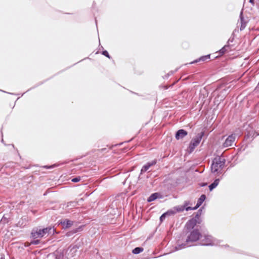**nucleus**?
I'll list each match as a JSON object with an SVG mask.
<instances>
[{
  "instance_id": "1",
  "label": "nucleus",
  "mask_w": 259,
  "mask_h": 259,
  "mask_svg": "<svg viewBox=\"0 0 259 259\" xmlns=\"http://www.w3.org/2000/svg\"><path fill=\"white\" fill-rule=\"evenodd\" d=\"M201 235L197 229H194L187 236L185 243L179 244L175 247V250H178L182 248L193 245V243L198 240Z\"/></svg>"
},
{
  "instance_id": "2",
  "label": "nucleus",
  "mask_w": 259,
  "mask_h": 259,
  "mask_svg": "<svg viewBox=\"0 0 259 259\" xmlns=\"http://www.w3.org/2000/svg\"><path fill=\"white\" fill-rule=\"evenodd\" d=\"M225 161V158L223 157L217 156L215 157L211 164V172L212 173H220L224 166Z\"/></svg>"
},
{
  "instance_id": "3",
  "label": "nucleus",
  "mask_w": 259,
  "mask_h": 259,
  "mask_svg": "<svg viewBox=\"0 0 259 259\" xmlns=\"http://www.w3.org/2000/svg\"><path fill=\"white\" fill-rule=\"evenodd\" d=\"M54 229L51 227H47L42 229L34 228L31 232V235L33 238H41L46 234H54Z\"/></svg>"
},
{
  "instance_id": "4",
  "label": "nucleus",
  "mask_w": 259,
  "mask_h": 259,
  "mask_svg": "<svg viewBox=\"0 0 259 259\" xmlns=\"http://www.w3.org/2000/svg\"><path fill=\"white\" fill-rule=\"evenodd\" d=\"M203 136L204 132H201L198 133L195 138L192 139L187 150L189 153H191L194 151L195 147L199 144Z\"/></svg>"
},
{
  "instance_id": "5",
  "label": "nucleus",
  "mask_w": 259,
  "mask_h": 259,
  "mask_svg": "<svg viewBox=\"0 0 259 259\" xmlns=\"http://www.w3.org/2000/svg\"><path fill=\"white\" fill-rule=\"evenodd\" d=\"M201 244L202 245H217L220 242L216 239H214L210 235H204V238L201 240Z\"/></svg>"
},
{
  "instance_id": "6",
  "label": "nucleus",
  "mask_w": 259,
  "mask_h": 259,
  "mask_svg": "<svg viewBox=\"0 0 259 259\" xmlns=\"http://www.w3.org/2000/svg\"><path fill=\"white\" fill-rule=\"evenodd\" d=\"M235 139L236 136L234 134H232L229 136L223 143L222 145L223 148H227L230 146H232L234 143Z\"/></svg>"
},
{
  "instance_id": "7",
  "label": "nucleus",
  "mask_w": 259,
  "mask_h": 259,
  "mask_svg": "<svg viewBox=\"0 0 259 259\" xmlns=\"http://www.w3.org/2000/svg\"><path fill=\"white\" fill-rule=\"evenodd\" d=\"M197 223V219L192 218L186 223L185 225V228L189 230L193 229L194 228V227L196 225Z\"/></svg>"
},
{
  "instance_id": "8",
  "label": "nucleus",
  "mask_w": 259,
  "mask_h": 259,
  "mask_svg": "<svg viewBox=\"0 0 259 259\" xmlns=\"http://www.w3.org/2000/svg\"><path fill=\"white\" fill-rule=\"evenodd\" d=\"M188 135V133L187 131L184 130H178L176 134V139L177 140H181L183 139L185 136Z\"/></svg>"
},
{
  "instance_id": "9",
  "label": "nucleus",
  "mask_w": 259,
  "mask_h": 259,
  "mask_svg": "<svg viewBox=\"0 0 259 259\" xmlns=\"http://www.w3.org/2000/svg\"><path fill=\"white\" fill-rule=\"evenodd\" d=\"M156 163V160H154L151 162H148L147 164H146L145 165H144L142 169H141V173L142 174L143 172H146V171H147L149 168L151 166H153L154 165H155V164Z\"/></svg>"
},
{
  "instance_id": "10",
  "label": "nucleus",
  "mask_w": 259,
  "mask_h": 259,
  "mask_svg": "<svg viewBox=\"0 0 259 259\" xmlns=\"http://www.w3.org/2000/svg\"><path fill=\"white\" fill-rule=\"evenodd\" d=\"M73 222L68 219H65L60 222L63 229H67L71 227L73 225Z\"/></svg>"
},
{
  "instance_id": "11",
  "label": "nucleus",
  "mask_w": 259,
  "mask_h": 259,
  "mask_svg": "<svg viewBox=\"0 0 259 259\" xmlns=\"http://www.w3.org/2000/svg\"><path fill=\"white\" fill-rule=\"evenodd\" d=\"M206 198L205 195H202L197 201L196 205L194 207V209L198 208L203 202Z\"/></svg>"
},
{
  "instance_id": "12",
  "label": "nucleus",
  "mask_w": 259,
  "mask_h": 259,
  "mask_svg": "<svg viewBox=\"0 0 259 259\" xmlns=\"http://www.w3.org/2000/svg\"><path fill=\"white\" fill-rule=\"evenodd\" d=\"M240 23H241V27H240V30H243L246 27V22L245 21L243 17L242 13L241 12L240 15Z\"/></svg>"
},
{
  "instance_id": "13",
  "label": "nucleus",
  "mask_w": 259,
  "mask_h": 259,
  "mask_svg": "<svg viewBox=\"0 0 259 259\" xmlns=\"http://www.w3.org/2000/svg\"><path fill=\"white\" fill-rule=\"evenodd\" d=\"M209 58H210V55H209L204 56H202L200 58H199L198 59H197V60H196L191 62L190 64H193V63H197V62H198L199 61H205L206 60L209 59Z\"/></svg>"
},
{
  "instance_id": "14",
  "label": "nucleus",
  "mask_w": 259,
  "mask_h": 259,
  "mask_svg": "<svg viewBox=\"0 0 259 259\" xmlns=\"http://www.w3.org/2000/svg\"><path fill=\"white\" fill-rule=\"evenodd\" d=\"M219 179H216L215 181L209 186V190L212 191L214 188H215L219 183Z\"/></svg>"
},
{
  "instance_id": "15",
  "label": "nucleus",
  "mask_w": 259,
  "mask_h": 259,
  "mask_svg": "<svg viewBox=\"0 0 259 259\" xmlns=\"http://www.w3.org/2000/svg\"><path fill=\"white\" fill-rule=\"evenodd\" d=\"M158 194L157 193L152 194L148 198V201L151 202V201L155 200L158 197Z\"/></svg>"
},
{
  "instance_id": "16",
  "label": "nucleus",
  "mask_w": 259,
  "mask_h": 259,
  "mask_svg": "<svg viewBox=\"0 0 259 259\" xmlns=\"http://www.w3.org/2000/svg\"><path fill=\"white\" fill-rule=\"evenodd\" d=\"M188 204V203L186 202L185 203V205L184 206H181V207H180V206H178V207H176L175 208H174L175 210H176V212H179V211H183L185 209V207L186 206H187V205Z\"/></svg>"
},
{
  "instance_id": "17",
  "label": "nucleus",
  "mask_w": 259,
  "mask_h": 259,
  "mask_svg": "<svg viewBox=\"0 0 259 259\" xmlns=\"http://www.w3.org/2000/svg\"><path fill=\"white\" fill-rule=\"evenodd\" d=\"M143 248L141 247H136L133 250V253L134 254H138L143 251Z\"/></svg>"
},
{
  "instance_id": "18",
  "label": "nucleus",
  "mask_w": 259,
  "mask_h": 259,
  "mask_svg": "<svg viewBox=\"0 0 259 259\" xmlns=\"http://www.w3.org/2000/svg\"><path fill=\"white\" fill-rule=\"evenodd\" d=\"M176 213V210H169L167 212H166L165 213L166 214V215H171L175 214Z\"/></svg>"
},
{
  "instance_id": "19",
  "label": "nucleus",
  "mask_w": 259,
  "mask_h": 259,
  "mask_svg": "<svg viewBox=\"0 0 259 259\" xmlns=\"http://www.w3.org/2000/svg\"><path fill=\"white\" fill-rule=\"evenodd\" d=\"M80 180V177H76V178H74L72 179V182L76 183V182H79Z\"/></svg>"
},
{
  "instance_id": "20",
  "label": "nucleus",
  "mask_w": 259,
  "mask_h": 259,
  "mask_svg": "<svg viewBox=\"0 0 259 259\" xmlns=\"http://www.w3.org/2000/svg\"><path fill=\"white\" fill-rule=\"evenodd\" d=\"M166 214L164 213L163 214L161 215V216L160 217V220L161 222H162L165 218Z\"/></svg>"
},
{
  "instance_id": "21",
  "label": "nucleus",
  "mask_w": 259,
  "mask_h": 259,
  "mask_svg": "<svg viewBox=\"0 0 259 259\" xmlns=\"http://www.w3.org/2000/svg\"><path fill=\"white\" fill-rule=\"evenodd\" d=\"M102 54L106 57H107L108 58H110V57L108 53V52L107 51H104L102 53Z\"/></svg>"
},
{
  "instance_id": "22",
  "label": "nucleus",
  "mask_w": 259,
  "mask_h": 259,
  "mask_svg": "<svg viewBox=\"0 0 259 259\" xmlns=\"http://www.w3.org/2000/svg\"><path fill=\"white\" fill-rule=\"evenodd\" d=\"M226 52V47H223L221 50L220 52L222 54H224Z\"/></svg>"
},
{
  "instance_id": "23",
  "label": "nucleus",
  "mask_w": 259,
  "mask_h": 259,
  "mask_svg": "<svg viewBox=\"0 0 259 259\" xmlns=\"http://www.w3.org/2000/svg\"><path fill=\"white\" fill-rule=\"evenodd\" d=\"M186 210L189 211L190 210H195L196 209H194V207H192L190 206L187 207L185 208Z\"/></svg>"
},
{
  "instance_id": "24",
  "label": "nucleus",
  "mask_w": 259,
  "mask_h": 259,
  "mask_svg": "<svg viewBox=\"0 0 259 259\" xmlns=\"http://www.w3.org/2000/svg\"><path fill=\"white\" fill-rule=\"evenodd\" d=\"M39 242V241L38 240H34L31 242V244H38Z\"/></svg>"
},
{
  "instance_id": "25",
  "label": "nucleus",
  "mask_w": 259,
  "mask_h": 259,
  "mask_svg": "<svg viewBox=\"0 0 259 259\" xmlns=\"http://www.w3.org/2000/svg\"><path fill=\"white\" fill-rule=\"evenodd\" d=\"M80 229V228H78L77 229H75V230L73 231V233H76L77 231H78Z\"/></svg>"
},
{
  "instance_id": "26",
  "label": "nucleus",
  "mask_w": 259,
  "mask_h": 259,
  "mask_svg": "<svg viewBox=\"0 0 259 259\" xmlns=\"http://www.w3.org/2000/svg\"><path fill=\"white\" fill-rule=\"evenodd\" d=\"M75 202H70L68 203V205H67V206H69V205H70V206H71L72 204H75Z\"/></svg>"
},
{
  "instance_id": "27",
  "label": "nucleus",
  "mask_w": 259,
  "mask_h": 259,
  "mask_svg": "<svg viewBox=\"0 0 259 259\" xmlns=\"http://www.w3.org/2000/svg\"><path fill=\"white\" fill-rule=\"evenodd\" d=\"M249 2L252 4L254 3L253 0H249Z\"/></svg>"
},
{
  "instance_id": "28",
  "label": "nucleus",
  "mask_w": 259,
  "mask_h": 259,
  "mask_svg": "<svg viewBox=\"0 0 259 259\" xmlns=\"http://www.w3.org/2000/svg\"><path fill=\"white\" fill-rule=\"evenodd\" d=\"M0 259H5L4 257H1Z\"/></svg>"
},
{
  "instance_id": "29",
  "label": "nucleus",
  "mask_w": 259,
  "mask_h": 259,
  "mask_svg": "<svg viewBox=\"0 0 259 259\" xmlns=\"http://www.w3.org/2000/svg\"><path fill=\"white\" fill-rule=\"evenodd\" d=\"M196 217H197V219H198V214H197Z\"/></svg>"
},
{
  "instance_id": "30",
  "label": "nucleus",
  "mask_w": 259,
  "mask_h": 259,
  "mask_svg": "<svg viewBox=\"0 0 259 259\" xmlns=\"http://www.w3.org/2000/svg\"><path fill=\"white\" fill-rule=\"evenodd\" d=\"M205 185H206V184H204L202 186H205Z\"/></svg>"
}]
</instances>
